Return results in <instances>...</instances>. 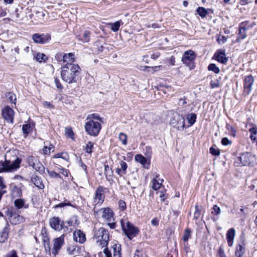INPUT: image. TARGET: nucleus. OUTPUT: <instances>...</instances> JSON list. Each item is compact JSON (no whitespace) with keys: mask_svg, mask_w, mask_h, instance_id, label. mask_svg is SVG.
I'll return each mask as SVG.
<instances>
[{"mask_svg":"<svg viewBox=\"0 0 257 257\" xmlns=\"http://www.w3.org/2000/svg\"><path fill=\"white\" fill-rule=\"evenodd\" d=\"M61 69V76L64 81L69 84L77 81L81 71L78 64L63 65Z\"/></svg>","mask_w":257,"mask_h":257,"instance_id":"f257e3e1","label":"nucleus"},{"mask_svg":"<svg viewBox=\"0 0 257 257\" xmlns=\"http://www.w3.org/2000/svg\"><path fill=\"white\" fill-rule=\"evenodd\" d=\"M94 214L95 216L101 217L107 222L108 225L110 228L113 229L116 226L115 222H114V212L109 207L102 208L98 210L93 209Z\"/></svg>","mask_w":257,"mask_h":257,"instance_id":"f03ea898","label":"nucleus"},{"mask_svg":"<svg viewBox=\"0 0 257 257\" xmlns=\"http://www.w3.org/2000/svg\"><path fill=\"white\" fill-rule=\"evenodd\" d=\"M93 240L96 245L101 248L106 246L109 240L108 231L103 227H100L94 231Z\"/></svg>","mask_w":257,"mask_h":257,"instance_id":"7ed1b4c3","label":"nucleus"},{"mask_svg":"<svg viewBox=\"0 0 257 257\" xmlns=\"http://www.w3.org/2000/svg\"><path fill=\"white\" fill-rule=\"evenodd\" d=\"M22 160L17 158L15 160L11 161L6 160L0 162V173L5 172H11L20 168Z\"/></svg>","mask_w":257,"mask_h":257,"instance_id":"20e7f679","label":"nucleus"},{"mask_svg":"<svg viewBox=\"0 0 257 257\" xmlns=\"http://www.w3.org/2000/svg\"><path fill=\"white\" fill-rule=\"evenodd\" d=\"M85 130L86 133L92 136H97L101 129V124L98 121H94L93 120H86Z\"/></svg>","mask_w":257,"mask_h":257,"instance_id":"39448f33","label":"nucleus"},{"mask_svg":"<svg viewBox=\"0 0 257 257\" xmlns=\"http://www.w3.org/2000/svg\"><path fill=\"white\" fill-rule=\"evenodd\" d=\"M196 54L192 50H188L184 52L182 57V62L184 64L188 66L190 69L195 68V60Z\"/></svg>","mask_w":257,"mask_h":257,"instance_id":"423d86ee","label":"nucleus"},{"mask_svg":"<svg viewBox=\"0 0 257 257\" xmlns=\"http://www.w3.org/2000/svg\"><path fill=\"white\" fill-rule=\"evenodd\" d=\"M121 224L125 234L130 239H132L138 234L139 231L138 228L134 226L130 222L127 221L125 224V222L123 220H121Z\"/></svg>","mask_w":257,"mask_h":257,"instance_id":"0eeeda50","label":"nucleus"},{"mask_svg":"<svg viewBox=\"0 0 257 257\" xmlns=\"http://www.w3.org/2000/svg\"><path fill=\"white\" fill-rule=\"evenodd\" d=\"M27 162L32 166L36 171L40 173H43L45 167L40 162L39 158L38 156H30L27 158Z\"/></svg>","mask_w":257,"mask_h":257,"instance_id":"6e6552de","label":"nucleus"},{"mask_svg":"<svg viewBox=\"0 0 257 257\" xmlns=\"http://www.w3.org/2000/svg\"><path fill=\"white\" fill-rule=\"evenodd\" d=\"M104 189L102 186H99L96 190L92 203L93 209H96L97 206H100L103 203L105 198Z\"/></svg>","mask_w":257,"mask_h":257,"instance_id":"1a4fd4ad","label":"nucleus"},{"mask_svg":"<svg viewBox=\"0 0 257 257\" xmlns=\"http://www.w3.org/2000/svg\"><path fill=\"white\" fill-rule=\"evenodd\" d=\"M252 159L253 157L250 153L244 152L236 158L234 163L237 166L240 165L246 166L250 164Z\"/></svg>","mask_w":257,"mask_h":257,"instance_id":"9d476101","label":"nucleus"},{"mask_svg":"<svg viewBox=\"0 0 257 257\" xmlns=\"http://www.w3.org/2000/svg\"><path fill=\"white\" fill-rule=\"evenodd\" d=\"M170 124L179 131H182L185 127V118L182 115H177L175 118L171 119Z\"/></svg>","mask_w":257,"mask_h":257,"instance_id":"9b49d317","label":"nucleus"},{"mask_svg":"<svg viewBox=\"0 0 257 257\" xmlns=\"http://www.w3.org/2000/svg\"><path fill=\"white\" fill-rule=\"evenodd\" d=\"M113 256L111 250H109L108 248H105L103 252L106 257H121V246L120 244H114L112 247Z\"/></svg>","mask_w":257,"mask_h":257,"instance_id":"f8f14e48","label":"nucleus"},{"mask_svg":"<svg viewBox=\"0 0 257 257\" xmlns=\"http://www.w3.org/2000/svg\"><path fill=\"white\" fill-rule=\"evenodd\" d=\"M8 218L10 223L14 225H17L25 221V218L15 212L10 211L9 212Z\"/></svg>","mask_w":257,"mask_h":257,"instance_id":"ddd939ff","label":"nucleus"},{"mask_svg":"<svg viewBox=\"0 0 257 257\" xmlns=\"http://www.w3.org/2000/svg\"><path fill=\"white\" fill-rule=\"evenodd\" d=\"M3 117L9 123H13L14 111L9 106L5 107L2 111Z\"/></svg>","mask_w":257,"mask_h":257,"instance_id":"4468645a","label":"nucleus"},{"mask_svg":"<svg viewBox=\"0 0 257 257\" xmlns=\"http://www.w3.org/2000/svg\"><path fill=\"white\" fill-rule=\"evenodd\" d=\"M32 39L36 43L45 44L51 40V36L49 34H35L33 35Z\"/></svg>","mask_w":257,"mask_h":257,"instance_id":"2eb2a0df","label":"nucleus"},{"mask_svg":"<svg viewBox=\"0 0 257 257\" xmlns=\"http://www.w3.org/2000/svg\"><path fill=\"white\" fill-rule=\"evenodd\" d=\"M49 223L50 226L55 230L60 231L61 230L64 225L63 221L58 217H53L50 219Z\"/></svg>","mask_w":257,"mask_h":257,"instance_id":"dca6fc26","label":"nucleus"},{"mask_svg":"<svg viewBox=\"0 0 257 257\" xmlns=\"http://www.w3.org/2000/svg\"><path fill=\"white\" fill-rule=\"evenodd\" d=\"M254 79L251 75L247 76L244 81V93L248 94L252 88Z\"/></svg>","mask_w":257,"mask_h":257,"instance_id":"f3484780","label":"nucleus"},{"mask_svg":"<svg viewBox=\"0 0 257 257\" xmlns=\"http://www.w3.org/2000/svg\"><path fill=\"white\" fill-rule=\"evenodd\" d=\"M214 57L217 61L222 64H226L228 61L224 50H218L214 54Z\"/></svg>","mask_w":257,"mask_h":257,"instance_id":"a211bd4d","label":"nucleus"},{"mask_svg":"<svg viewBox=\"0 0 257 257\" xmlns=\"http://www.w3.org/2000/svg\"><path fill=\"white\" fill-rule=\"evenodd\" d=\"M64 236L65 235L63 234L61 236L54 239L53 249L55 254L58 253L61 246L64 243Z\"/></svg>","mask_w":257,"mask_h":257,"instance_id":"6ab92c4d","label":"nucleus"},{"mask_svg":"<svg viewBox=\"0 0 257 257\" xmlns=\"http://www.w3.org/2000/svg\"><path fill=\"white\" fill-rule=\"evenodd\" d=\"M135 160L137 162L140 163L144 168L149 169L150 164V161L147 160L142 155H136L135 157Z\"/></svg>","mask_w":257,"mask_h":257,"instance_id":"aec40b11","label":"nucleus"},{"mask_svg":"<svg viewBox=\"0 0 257 257\" xmlns=\"http://www.w3.org/2000/svg\"><path fill=\"white\" fill-rule=\"evenodd\" d=\"M74 240L78 242L83 243L86 240L85 234L80 230H77L73 233Z\"/></svg>","mask_w":257,"mask_h":257,"instance_id":"412c9836","label":"nucleus"},{"mask_svg":"<svg viewBox=\"0 0 257 257\" xmlns=\"http://www.w3.org/2000/svg\"><path fill=\"white\" fill-rule=\"evenodd\" d=\"M75 56L72 53L64 54L63 61L64 65H68L69 64H75Z\"/></svg>","mask_w":257,"mask_h":257,"instance_id":"4be33fe9","label":"nucleus"},{"mask_svg":"<svg viewBox=\"0 0 257 257\" xmlns=\"http://www.w3.org/2000/svg\"><path fill=\"white\" fill-rule=\"evenodd\" d=\"M235 234V230L233 228H231L227 231L226 236L227 243L229 246H232Z\"/></svg>","mask_w":257,"mask_h":257,"instance_id":"5701e85b","label":"nucleus"},{"mask_svg":"<svg viewBox=\"0 0 257 257\" xmlns=\"http://www.w3.org/2000/svg\"><path fill=\"white\" fill-rule=\"evenodd\" d=\"M9 234V225L8 224H7L3 230L0 232V243H4L8 240Z\"/></svg>","mask_w":257,"mask_h":257,"instance_id":"b1692460","label":"nucleus"},{"mask_svg":"<svg viewBox=\"0 0 257 257\" xmlns=\"http://www.w3.org/2000/svg\"><path fill=\"white\" fill-rule=\"evenodd\" d=\"M31 181L39 189H43L44 188V185L39 177L36 175L33 176L31 178Z\"/></svg>","mask_w":257,"mask_h":257,"instance_id":"393cba45","label":"nucleus"},{"mask_svg":"<svg viewBox=\"0 0 257 257\" xmlns=\"http://www.w3.org/2000/svg\"><path fill=\"white\" fill-rule=\"evenodd\" d=\"M34 127V124L29 122L23 125L22 131L23 133L27 135L33 131Z\"/></svg>","mask_w":257,"mask_h":257,"instance_id":"a878e982","label":"nucleus"},{"mask_svg":"<svg viewBox=\"0 0 257 257\" xmlns=\"http://www.w3.org/2000/svg\"><path fill=\"white\" fill-rule=\"evenodd\" d=\"M244 244H238L236 247L235 256L236 257H242L244 252Z\"/></svg>","mask_w":257,"mask_h":257,"instance_id":"bb28decb","label":"nucleus"},{"mask_svg":"<svg viewBox=\"0 0 257 257\" xmlns=\"http://www.w3.org/2000/svg\"><path fill=\"white\" fill-rule=\"evenodd\" d=\"M89 37L90 32L88 31H86L84 32L82 36H78L77 39L79 41L83 43H86L88 42L89 41Z\"/></svg>","mask_w":257,"mask_h":257,"instance_id":"cd10ccee","label":"nucleus"},{"mask_svg":"<svg viewBox=\"0 0 257 257\" xmlns=\"http://www.w3.org/2000/svg\"><path fill=\"white\" fill-rule=\"evenodd\" d=\"M25 201L24 199H17L14 201V204L15 207L19 209L23 208V207L25 208H27L28 206H25Z\"/></svg>","mask_w":257,"mask_h":257,"instance_id":"c85d7f7f","label":"nucleus"},{"mask_svg":"<svg viewBox=\"0 0 257 257\" xmlns=\"http://www.w3.org/2000/svg\"><path fill=\"white\" fill-rule=\"evenodd\" d=\"M53 159L61 158L63 160L68 161L69 159V155L66 152H61L56 154L53 157Z\"/></svg>","mask_w":257,"mask_h":257,"instance_id":"c756f323","label":"nucleus"},{"mask_svg":"<svg viewBox=\"0 0 257 257\" xmlns=\"http://www.w3.org/2000/svg\"><path fill=\"white\" fill-rule=\"evenodd\" d=\"M122 24L123 23L122 22V21H118L114 23H110L109 25L110 26V29L112 31L117 32V31H118L120 25Z\"/></svg>","mask_w":257,"mask_h":257,"instance_id":"7c9ffc66","label":"nucleus"},{"mask_svg":"<svg viewBox=\"0 0 257 257\" xmlns=\"http://www.w3.org/2000/svg\"><path fill=\"white\" fill-rule=\"evenodd\" d=\"M36 59L38 62L42 63L46 62L48 59V57L44 53H38L36 56Z\"/></svg>","mask_w":257,"mask_h":257,"instance_id":"2f4dec72","label":"nucleus"},{"mask_svg":"<svg viewBox=\"0 0 257 257\" xmlns=\"http://www.w3.org/2000/svg\"><path fill=\"white\" fill-rule=\"evenodd\" d=\"M196 115L194 113L189 114L187 116V120L190 124L192 126L196 121Z\"/></svg>","mask_w":257,"mask_h":257,"instance_id":"473e14b6","label":"nucleus"},{"mask_svg":"<svg viewBox=\"0 0 257 257\" xmlns=\"http://www.w3.org/2000/svg\"><path fill=\"white\" fill-rule=\"evenodd\" d=\"M196 12L202 18L205 17L207 14V11L206 9L203 7H198L196 10Z\"/></svg>","mask_w":257,"mask_h":257,"instance_id":"72a5a7b5","label":"nucleus"},{"mask_svg":"<svg viewBox=\"0 0 257 257\" xmlns=\"http://www.w3.org/2000/svg\"><path fill=\"white\" fill-rule=\"evenodd\" d=\"M54 147L50 144L49 146H45L43 149V154L45 155H49L52 150H53ZM53 151V150H52Z\"/></svg>","mask_w":257,"mask_h":257,"instance_id":"f704fd0d","label":"nucleus"},{"mask_svg":"<svg viewBox=\"0 0 257 257\" xmlns=\"http://www.w3.org/2000/svg\"><path fill=\"white\" fill-rule=\"evenodd\" d=\"M6 96L10 102L14 104L16 103L17 98L15 94L10 92L7 94Z\"/></svg>","mask_w":257,"mask_h":257,"instance_id":"c9c22d12","label":"nucleus"},{"mask_svg":"<svg viewBox=\"0 0 257 257\" xmlns=\"http://www.w3.org/2000/svg\"><path fill=\"white\" fill-rule=\"evenodd\" d=\"M93 120L94 121H99L101 120V118L97 114H89L86 118V120Z\"/></svg>","mask_w":257,"mask_h":257,"instance_id":"e433bc0d","label":"nucleus"},{"mask_svg":"<svg viewBox=\"0 0 257 257\" xmlns=\"http://www.w3.org/2000/svg\"><path fill=\"white\" fill-rule=\"evenodd\" d=\"M191 229L187 228L185 230L184 234L183 235V239L184 241L186 242L188 240L189 238H191Z\"/></svg>","mask_w":257,"mask_h":257,"instance_id":"4c0bfd02","label":"nucleus"},{"mask_svg":"<svg viewBox=\"0 0 257 257\" xmlns=\"http://www.w3.org/2000/svg\"><path fill=\"white\" fill-rule=\"evenodd\" d=\"M208 69L209 71H212L215 73L218 74L220 72L219 68L216 66L215 64H210L208 67Z\"/></svg>","mask_w":257,"mask_h":257,"instance_id":"58836bf2","label":"nucleus"},{"mask_svg":"<svg viewBox=\"0 0 257 257\" xmlns=\"http://www.w3.org/2000/svg\"><path fill=\"white\" fill-rule=\"evenodd\" d=\"M118 138L123 145H126L127 144V136L125 134L120 133L119 134Z\"/></svg>","mask_w":257,"mask_h":257,"instance_id":"ea45409f","label":"nucleus"},{"mask_svg":"<svg viewBox=\"0 0 257 257\" xmlns=\"http://www.w3.org/2000/svg\"><path fill=\"white\" fill-rule=\"evenodd\" d=\"M161 186V183H159L156 179H154L152 180V188L154 190H157L159 189Z\"/></svg>","mask_w":257,"mask_h":257,"instance_id":"a19ab883","label":"nucleus"},{"mask_svg":"<svg viewBox=\"0 0 257 257\" xmlns=\"http://www.w3.org/2000/svg\"><path fill=\"white\" fill-rule=\"evenodd\" d=\"M211 213L213 214L219 215L221 213L220 208L217 205H214L212 208Z\"/></svg>","mask_w":257,"mask_h":257,"instance_id":"79ce46f5","label":"nucleus"},{"mask_svg":"<svg viewBox=\"0 0 257 257\" xmlns=\"http://www.w3.org/2000/svg\"><path fill=\"white\" fill-rule=\"evenodd\" d=\"M239 38L243 39L245 38L246 36L245 34V29L240 26L239 27Z\"/></svg>","mask_w":257,"mask_h":257,"instance_id":"37998d69","label":"nucleus"},{"mask_svg":"<svg viewBox=\"0 0 257 257\" xmlns=\"http://www.w3.org/2000/svg\"><path fill=\"white\" fill-rule=\"evenodd\" d=\"M93 147V144L91 142H88L86 145L85 150L87 153L91 154L92 149Z\"/></svg>","mask_w":257,"mask_h":257,"instance_id":"c03bdc74","label":"nucleus"},{"mask_svg":"<svg viewBox=\"0 0 257 257\" xmlns=\"http://www.w3.org/2000/svg\"><path fill=\"white\" fill-rule=\"evenodd\" d=\"M249 131L251 133V135L250 136V139L251 140H255L256 138L254 137L257 134V128L255 127H252L249 129Z\"/></svg>","mask_w":257,"mask_h":257,"instance_id":"a18cd8bd","label":"nucleus"},{"mask_svg":"<svg viewBox=\"0 0 257 257\" xmlns=\"http://www.w3.org/2000/svg\"><path fill=\"white\" fill-rule=\"evenodd\" d=\"M210 153L214 156H219L220 154V151L219 150L211 147L210 148Z\"/></svg>","mask_w":257,"mask_h":257,"instance_id":"49530a36","label":"nucleus"},{"mask_svg":"<svg viewBox=\"0 0 257 257\" xmlns=\"http://www.w3.org/2000/svg\"><path fill=\"white\" fill-rule=\"evenodd\" d=\"M58 170L59 171L63 176L67 177L68 175V171L63 167H60L58 168Z\"/></svg>","mask_w":257,"mask_h":257,"instance_id":"de8ad7c7","label":"nucleus"},{"mask_svg":"<svg viewBox=\"0 0 257 257\" xmlns=\"http://www.w3.org/2000/svg\"><path fill=\"white\" fill-rule=\"evenodd\" d=\"M226 128L230 132V134L232 136L234 137L235 136L236 131L234 128L229 124H226Z\"/></svg>","mask_w":257,"mask_h":257,"instance_id":"09e8293b","label":"nucleus"},{"mask_svg":"<svg viewBox=\"0 0 257 257\" xmlns=\"http://www.w3.org/2000/svg\"><path fill=\"white\" fill-rule=\"evenodd\" d=\"M120 165L121 166L120 169L122 170V173H125V171L127 168V164L125 162L121 161L120 162Z\"/></svg>","mask_w":257,"mask_h":257,"instance_id":"8fccbe9b","label":"nucleus"},{"mask_svg":"<svg viewBox=\"0 0 257 257\" xmlns=\"http://www.w3.org/2000/svg\"><path fill=\"white\" fill-rule=\"evenodd\" d=\"M63 56L64 54L61 53H57L55 56V59L58 62H63Z\"/></svg>","mask_w":257,"mask_h":257,"instance_id":"3c124183","label":"nucleus"},{"mask_svg":"<svg viewBox=\"0 0 257 257\" xmlns=\"http://www.w3.org/2000/svg\"><path fill=\"white\" fill-rule=\"evenodd\" d=\"M200 215V210L198 208V207L197 205L195 206V211L194 213V216L193 218L195 219H198V218L199 217Z\"/></svg>","mask_w":257,"mask_h":257,"instance_id":"603ef678","label":"nucleus"},{"mask_svg":"<svg viewBox=\"0 0 257 257\" xmlns=\"http://www.w3.org/2000/svg\"><path fill=\"white\" fill-rule=\"evenodd\" d=\"M118 206L119 208L121 210H124L126 209V204L125 202L122 200H120L118 202Z\"/></svg>","mask_w":257,"mask_h":257,"instance_id":"864d4df0","label":"nucleus"},{"mask_svg":"<svg viewBox=\"0 0 257 257\" xmlns=\"http://www.w3.org/2000/svg\"><path fill=\"white\" fill-rule=\"evenodd\" d=\"M219 82L218 80H216L215 81H211L210 82V86L211 88H217L219 86Z\"/></svg>","mask_w":257,"mask_h":257,"instance_id":"5fc2aeb1","label":"nucleus"},{"mask_svg":"<svg viewBox=\"0 0 257 257\" xmlns=\"http://www.w3.org/2000/svg\"><path fill=\"white\" fill-rule=\"evenodd\" d=\"M48 174L49 175H50V177H51L52 178H60L61 176L59 174L55 172V171H49L48 172Z\"/></svg>","mask_w":257,"mask_h":257,"instance_id":"6e6d98bb","label":"nucleus"},{"mask_svg":"<svg viewBox=\"0 0 257 257\" xmlns=\"http://www.w3.org/2000/svg\"><path fill=\"white\" fill-rule=\"evenodd\" d=\"M66 135L68 137L71 138V139H73V137L74 136V133L71 128H66Z\"/></svg>","mask_w":257,"mask_h":257,"instance_id":"4d7b16f0","label":"nucleus"},{"mask_svg":"<svg viewBox=\"0 0 257 257\" xmlns=\"http://www.w3.org/2000/svg\"><path fill=\"white\" fill-rule=\"evenodd\" d=\"M232 142L230 141L227 138H223L221 140V144L224 146L230 145Z\"/></svg>","mask_w":257,"mask_h":257,"instance_id":"13d9d810","label":"nucleus"},{"mask_svg":"<svg viewBox=\"0 0 257 257\" xmlns=\"http://www.w3.org/2000/svg\"><path fill=\"white\" fill-rule=\"evenodd\" d=\"M217 40V42H218V43L223 44V43H224L225 42H226V41L227 40V38L225 36H219L218 37Z\"/></svg>","mask_w":257,"mask_h":257,"instance_id":"bf43d9fd","label":"nucleus"},{"mask_svg":"<svg viewBox=\"0 0 257 257\" xmlns=\"http://www.w3.org/2000/svg\"><path fill=\"white\" fill-rule=\"evenodd\" d=\"M6 257H18L17 252L15 250H13L10 251L7 254Z\"/></svg>","mask_w":257,"mask_h":257,"instance_id":"052dcab7","label":"nucleus"},{"mask_svg":"<svg viewBox=\"0 0 257 257\" xmlns=\"http://www.w3.org/2000/svg\"><path fill=\"white\" fill-rule=\"evenodd\" d=\"M55 85L58 89H59L60 90L63 89V86L60 83L59 79L57 78H55Z\"/></svg>","mask_w":257,"mask_h":257,"instance_id":"680f3d73","label":"nucleus"},{"mask_svg":"<svg viewBox=\"0 0 257 257\" xmlns=\"http://www.w3.org/2000/svg\"><path fill=\"white\" fill-rule=\"evenodd\" d=\"M43 105L44 106L49 108H53L54 107V105L52 104L48 101L43 102Z\"/></svg>","mask_w":257,"mask_h":257,"instance_id":"e2e57ef3","label":"nucleus"},{"mask_svg":"<svg viewBox=\"0 0 257 257\" xmlns=\"http://www.w3.org/2000/svg\"><path fill=\"white\" fill-rule=\"evenodd\" d=\"M75 222H74L73 218H71L70 220H68L66 223L69 225V226H75V224H77V219L75 218Z\"/></svg>","mask_w":257,"mask_h":257,"instance_id":"0e129e2a","label":"nucleus"},{"mask_svg":"<svg viewBox=\"0 0 257 257\" xmlns=\"http://www.w3.org/2000/svg\"><path fill=\"white\" fill-rule=\"evenodd\" d=\"M168 63L172 66L175 65V58L173 56H172L168 60Z\"/></svg>","mask_w":257,"mask_h":257,"instance_id":"69168bd1","label":"nucleus"},{"mask_svg":"<svg viewBox=\"0 0 257 257\" xmlns=\"http://www.w3.org/2000/svg\"><path fill=\"white\" fill-rule=\"evenodd\" d=\"M252 2V0H239V4L242 5L248 4Z\"/></svg>","mask_w":257,"mask_h":257,"instance_id":"338daca9","label":"nucleus"},{"mask_svg":"<svg viewBox=\"0 0 257 257\" xmlns=\"http://www.w3.org/2000/svg\"><path fill=\"white\" fill-rule=\"evenodd\" d=\"M151 224L153 226H157L159 224V220L157 218H153L151 220Z\"/></svg>","mask_w":257,"mask_h":257,"instance_id":"774afa93","label":"nucleus"}]
</instances>
